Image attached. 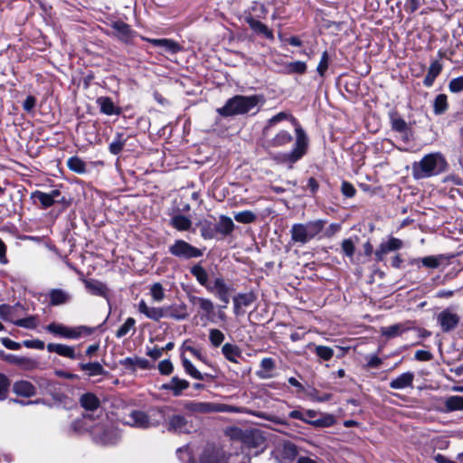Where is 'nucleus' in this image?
Returning a JSON list of instances; mask_svg holds the SVG:
<instances>
[{"instance_id": "680f3d73", "label": "nucleus", "mask_w": 463, "mask_h": 463, "mask_svg": "<svg viewBox=\"0 0 463 463\" xmlns=\"http://www.w3.org/2000/svg\"><path fill=\"white\" fill-rule=\"evenodd\" d=\"M342 250L347 256L352 258L355 251V247L351 239H345L342 241Z\"/></svg>"}, {"instance_id": "ea45409f", "label": "nucleus", "mask_w": 463, "mask_h": 463, "mask_svg": "<svg viewBox=\"0 0 463 463\" xmlns=\"http://www.w3.org/2000/svg\"><path fill=\"white\" fill-rule=\"evenodd\" d=\"M81 406L87 410L93 411L99 407V400L93 393H85L80 399Z\"/></svg>"}, {"instance_id": "603ef678", "label": "nucleus", "mask_w": 463, "mask_h": 463, "mask_svg": "<svg viewBox=\"0 0 463 463\" xmlns=\"http://www.w3.org/2000/svg\"><path fill=\"white\" fill-rule=\"evenodd\" d=\"M126 140L123 134H118L116 138L109 145V152L113 155H118L121 152L125 146Z\"/></svg>"}, {"instance_id": "6e6d98bb", "label": "nucleus", "mask_w": 463, "mask_h": 463, "mask_svg": "<svg viewBox=\"0 0 463 463\" xmlns=\"http://www.w3.org/2000/svg\"><path fill=\"white\" fill-rule=\"evenodd\" d=\"M315 353L324 361H329L334 356V350L325 345H317L315 347Z\"/></svg>"}, {"instance_id": "7c9ffc66", "label": "nucleus", "mask_w": 463, "mask_h": 463, "mask_svg": "<svg viewBox=\"0 0 463 463\" xmlns=\"http://www.w3.org/2000/svg\"><path fill=\"white\" fill-rule=\"evenodd\" d=\"M184 408L195 413H212L213 412V402H188Z\"/></svg>"}, {"instance_id": "09e8293b", "label": "nucleus", "mask_w": 463, "mask_h": 463, "mask_svg": "<svg viewBox=\"0 0 463 463\" xmlns=\"http://www.w3.org/2000/svg\"><path fill=\"white\" fill-rule=\"evenodd\" d=\"M442 256H427L420 260H413L411 261L412 264H416L418 262H421L423 266L430 269H437L440 264V260Z\"/></svg>"}, {"instance_id": "79ce46f5", "label": "nucleus", "mask_w": 463, "mask_h": 463, "mask_svg": "<svg viewBox=\"0 0 463 463\" xmlns=\"http://www.w3.org/2000/svg\"><path fill=\"white\" fill-rule=\"evenodd\" d=\"M80 367L82 371L86 372L89 376H98L105 373L104 368L98 362L80 364Z\"/></svg>"}, {"instance_id": "c756f323", "label": "nucleus", "mask_w": 463, "mask_h": 463, "mask_svg": "<svg viewBox=\"0 0 463 463\" xmlns=\"http://www.w3.org/2000/svg\"><path fill=\"white\" fill-rule=\"evenodd\" d=\"M255 300L253 293H240L233 298L234 313L239 314L240 309L245 307H249Z\"/></svg>"}, {"instance_id": "2f4dec72", "label": "nucleus", "mask_w": 463, "mask_h": 463, "mask_svg": "<svg viewBox=\"0 0 463 463\" xmlns=\"http://www.w3.org/2000/svg\"><path fill=\"white\" fill-rule=\"evenodd\" d=\"M215 228L216 234L220 233L222 236H228L233 232L235 225L232 218L226 215H221L219 217L218 223L215 225Z\"/></svg>"}, {"instance_id": "052dcab7", "label": "nucleus", "mask_w": 463, "mask_h": 463, "mask_svg": "<svg viewBox=\"0 0 463 463\" xmlns=\"http://www.w3.org/2000/svg\"><path fill=\"white\" fill-rule=\"evenodd\" d=\"M449 90L452 93H458L463 90V75L452 79L449 83Z\"/></svg>"}, {"instance_id": "a19ab883", "label": "nucleus", "mask_w": 463, "mask_h": 463, "mask_svg": "<svg viewBox=\"0 0 463 463\" xmlns=\"http://www.w3.org/2000/svg\"><path fill=\"white\" fill-rule=\"evenodd\" d=\"M67 166L72 172L82 175L87 172L86 163L78 156H71L67 160Z\"/></svg>"}, {"instance_id": "c85d7f7f", "label": "nucleus", "mask_w": 463, "mask_h": 463, "mask_svg": "<svg viewBox=\"0 0 463 463\" xmlns=\"http://www.w3.org/2000/svg\"><path fill=\"white\" fill-rule=\"evenodd\" d=\"M120 364L131 372H135L137 368L147 369L149 367V362L146 359L137 356L127 357L120 361Z\"/></svg>"}, {"instance_id": "5fc2aeb1", "label": "nucleus", "mask_w": 463, "mask_h": 463, "mask_svg": "<svg viewBox=\"0 0 463 463\" xmlns=\"http://www.w3.org/2000/svg\"><path fill=\"white\" fill-rule=\"evenodd\" d=\"M150 294L154 301L161 302L165 298V289L163 286L156 282L154 283L150 288Z\"/></svg>"}, {"instance_id": "423d86ee", "label": "nucleus", "mask_w": 463, "mask_h": 463, "mask_svg": "<svg viewBox=\"0 0 463 463\" xmlns=\"http://www.w3.org/2000/svg\"><path fill=\"white\" fill-rule=\"evenodd\" d=\"M45 330L55 336L74 340L79 339L82 335H91L93 332V329L87 326L70 327L57 322H52L47 325Z\"/></svg>"}, {"instance_id": "39448f33", "label": "nucleus", "mask_w": 463, "mask_h": 463, "mask_svg": "<svg viewBox=\"0 0 463 463\" xmlns=\"http://www.w3.org/2000/svg\"><path fill=\"white\" fill-rule=\"evenodd\" d=\"M324 226L325 222L322 220L311 221L307 223H295L290 229L291 241L302 245L306 244L319 234Z\"/></svg>"}, {"instance_id": "37998d69", "label": "nucleus", "mask_w": 463, "mask_h": 463, "mask_svg": "<svg viewBox=\"0 0 463 463\" xmlns=\"http://www.w3.org/2000/svg\"><path fill=\"white\" fill-rule=\"evenodd\" d=\"M261 370L257 373L260 379H268L270 377L269 372L275 368V362L270 357L263 358L260 362Z\"/></svg>"}, {"instance_id": "72a5a7b5", "label": "nucleus", "mask_w": 463, "mask_h": 463, "mask_svg": "<svg viewBox=\"0 0 463 463\" xmlns=\"http://www.w3.org/2000/svg\"><path fill=\"white\" fill-rule=\"evenodd\" d=\"M5 360L11 364L22 366L24 369H33L37 366V362L24 356H17L14 354H8L5 356Z\"/></svg>"}, {"instance_id": "9b49d317", "label": "nucleus", "mask_w": 463, "mask_h": 463, "mask_svg": "<svg viewBox=\"0 0 463 463\" xmlns=\"http://www.w3.org/2000/svg\"><path fill=\"white\" fill-rule=\"evenodd\" d=\"M209 292L214 294L223 304L228 305L230 302V293L232 287L226 284L222 277L214 279L213 283L210 284L206 288Z\"/></svg>"}, {"instance_id": "49530a36", "label": "nucleus", "mask_w": 463, "mask_h": 463, "mask_svg": "<svg viewBox=\"0 0 463 463\" xmlns=\"http://www.w3.org/2000/svg\"><path fill=\"white\" fill-rule=\"evenodd\" d=\"M111 27L116 32L117 35L123 40H127L131 33L130 27L124 22L117 21L111 24Z\"/></svg>"}, {"instance_id": "2eb2a0df", "label": "nucleus", "mask_w": 463, "mask_h": 463, "mask_svg": "<svg viewBox=\"0 0 463 463\" xmlns=\"http://www.w3.org/2000/svg\"><path fill=\"white\" fill-rule=\"evenodd\" d=\"M274 455L279 462L284 463L293 460L298 455V449L293 443L287 442L278 447L274 451Z\"/></svg>"}, {"instance_id": "bf43d9fd", "label": "nucleus", "mask_w": 463, "mask_h": 463, "mask_svg": "<svg viewBox=\"0 0 463 463\" xmlns=\"http://www.w3.org/2000/svg\"><path fill=\"white\" fill-rule=\"evenodd\" d=\"M447 96L444 94L438 95L434 100V112L436 114H441L447 109Z\"/></svg>"}, {"instance_id": "b1692460", "label": "nucleus", "mask_w": 463, "mask_h": 463, "mask_svg": "<svg viewBox=\"0 0 463 463\" xmlns=\"http://www.w3.org/2000/svg\"><path fill=\"white\" fill-rule=\"evenodd\" d=\"M413 380V373H403L390 382V387L394 390H402L408 387H412Z\"/></svg>"}, {"instance_id": "8fccbe9b", "label": "nucleus", "mask_w": 463, "mask_h": 463, "mask_svg": "<svg viewBox=\"0 0 463 463\" xmlns=\"http://www.w3.org/2000/svg\"><path fill=\"white\" fill-rule=\"evenodd\" d=\"M243 411H244V409L241 407L213 402V412L241 413Z\"/></svg>"}, {"instance_id": "6e6552de", "label": "nucleus", "mask_w": 463, "mask_h": 463, "mask_svg": "<svg viewBox=\"0 0 463 463\" xmlns=\"http://www.w3.org/2000/svg\"><path fill=\"white\" fill-rule=\"evenodd\" d=\"M169 252L179 259H194L203 256V250L191 245L184 240H176L170 247Z\"/></svg>"}, {"instance_id": "cd10ccee", "label": "nucleus", "mask_w": 463, "mask_h": 463, "mask_svg": "<svg viewBox=\"0 0 463 463\" xmlns=\"http://www.w3.org/2000/svg\"><path fill=\"white\" fill-rule=\"evenodd\" d=\"M97 104L103 114L111 116L119 115L121 113V109L116 107L112 99L109 97H99L97 99Z\"/></svg>"}, {"instance_id": "f704fd0d", "label": "nucleus", "mask_w": 463, "mask_h": 463, "mask_svg": "<svg viewBox=\"0 0 463 463\" xmlns=\"http://www.w3.org/2000/svg\"><path fill=\"white\" fill-rule=\"evenodd\" d=\"M441 71L442 64L438 61H432L429 67L428 73L423 80L424 85L426 87H431L435 79L441 72Z\"/></svg>"}, {"instance_id": "4c0bfd02", "label": "nucleus", "mask_w": 463, "mask_h": 463, "mask_svg": "<svg viewBox=\"0 0 463 463\" xmlns=\"http://www.w3.org/2000/svg\"><path fill=\"white\" fill-rule=\"evenodd\" d=\"M170 224L177 231L185 232L191 228L192 221L183 214H175L171 219Z\"/></svg>"}, {"instance_id": "13d9d810", "label": "nucleus", "mask_w": 463, "mask_h": 463, "mask_svg": "<svg viewBox=\"0 0 463 463\" xmlns=\"http://www.w3.org/2000/svg\"><path fill=\"white\" fill-rule=\"evenodd\" d=\"M136 321L133 317H128L125 323L116 332V336L121 338L125 336L130 330L134 329Z\"/></svg>"}, {"instance_id": "f3484780", "label": "nucleus", "mask_w": 463, "mask_h": 463, "mask_svg": "<svg viewBox=\"0 0 463 463\" xmlns=\"http://www.w3.org/2000/svg\"><path fill=\"white\" fill-rule=\"evenodd\" d=\"M245 22L249 24L251 30L256 33L264 35L269 40H273L274 35L270 29H269L264 24L253 17L252 14L245 15Z\"/></svg>"}, {"instance_id": "4d7b16f0", "label": "nucleus", "mask_w": 463, "mask_h": 463, "mask_svg": "<svg viewBox=\"0 0 463 463\" xmlns=\"http://www.w3.org/2000/svg\"><path fill=\"white\" fill-rule=\"evenodd\" d=\"M14 325L27 329H34L38 326V319L34 316H30L15 321Z\"/></svg>"}, {"instance_id": "393cba45", "label": "nucleus", "mask_w": 463, "mask_h": 463, "mask_svg": "<svg viewBox=\"0 0 463 463\" xmlns=\"http://www.w3.org/2000/svg\"><path fill=\"white\" fill-rule=\"evenodd\" d=\"M222 353L225 359L233 364H239V359L242 356L241 349L231 343H226L222 347Z\"/></svg>"}, {"instance_id": "1a4fd4ad", "label": "nucleus", "mask_w": 463, "mask_h": 463, "mask_svg": "<svg viewBox=\"0 0 463 463\" xmlns=\"http://www.w3.org/2000/svg\"><path fill=\"white\" fill-rule=\"evenodd\" d=\"M94 441L100 445H110L116 442L117 433L114 430L105 427L103 424H97L90 429Z\"/></svg>"}, {"instance_id": "69168bd1", "label": "nucleus", "mask_w": 463, "mask_h": 463, "mask_svg": "<svg viewBox=\"0 0 463 463\" xmlns=\"http://www.w3.org/2000/svg\"><path fill=\"white\" fill-rule=\"evenodd\" d=\"M23 345L27 348L43 350L44 349L45 344L40 339L24 340Z\"/></svg>"}, {"instance_id": "3c124183", "label": "nucleus", "mask_w": 463, "mask_h": 463, "mask_svg": "<svg viewBox=\"0 0 463 463\" xmlns=\"http://www.w3.org/2000/svg\"><path fill=\"white\" fill-rule=\"evenodd\" d=\"M287 73L303 74L307 71V64L304 61H297L288 63L285 66Z\"/></svg>"}, {"instance_id": "338daca9", "label": "nucleus", "mask_w": 463, "mask_h": 463, "mask_svg": "<svg viewBox=\"0 0 463 463\" xmlns=\"http://www.w3.org/2000/svg\"><path fill=\"white\" fill-rule=\"evenodd\" d=\"M392 127L394 130L403 133L407 130V123L401 118H395L392 120Z\"/></svg>"}, {"instance_id": "412c9836", "label": "nucleus", "mask_w": 463, "mask_h": 463, "mask_svg": "<svg viewBox=\"0 0 463 463\" xmlns=\"http://www.w3.org/2000/svg\"><path fill=\"white\" fill-rule=\"evenodd\" d=\"M189 382L180 379L177 376L173 377L169 383L162 385L161 389L171 391L174 396H180L182 392L189 387Z\"/></svg>"}, {"instance_id": "aec40b11", "label": "nucleus", "mask_w": 463, "mask_h": 463, "mask_svg": "<svg viewBox=\"0 0 463 463\" xmlns=\"http://www.w3.org/2000/svg\"><path fill=\"white\" fill-rule=\"evenodd\" d=\"M47 350L50 353H56L57 354L67 357L70 359H76L79 358L80 355L76 354L75 349L73 346H70L63 344H55L51 343L47 345Z\"/></svg>"}, {"instance_id": "f03ea898", "label": "nucleus", "mask_w": 463, "mask_h": 463, "mask_svg": "<svg viewBox=\"0 0 463 463\" xmlns=\"http://www.w3.org/2000/svg\"><path fill=\"white\" fill-rule=\"evenodd\" d=\"M447 166V161L441 153H430L412 165V175L415 179L428 178L445 172Z\"/></svg>"}, {"instance_id": "58836bf2", "label": "nucleus", "mask_w": 463, "mask_h": 463, "mask_svg": "<svg viewBox=\"0 0 463 463\" xmlns=\"http://www.w3.org/2000/svg\"><path fill=\"white\" fill-rule=\"evenodd\" d=\"M406 330H408V327L405 326V325L395 324L389 326L382 327L380 332L382 335L387 338H392L401 335Z\"/></svg>"}, {"instance_id": "dca6fc26", "label": "nucleus", "mask_w": 463, "mask_h": 463, "mask_svg": "<svg viewBox=\"0 0 463 463\" xmlns=\"http://www.w3.org/2000/svg\"><path fill=\"white\" fill-rule=\"evenodd\" d=\"M83 283L90 294L104 298H109V288L105 283L93 279H84Z\"/></svg>"}, {"instance_id": "a878e982", "label": "nucleus", "mask_w": 463, "mask_h": 463, "mask_svg": "<svg viewBox=\"0 0 463 463\" xmlns=\"http://www.w3.org/2000/svg\"><path fill=\"white\" fill-rule=\"evenodd\" d=\"M13 391L15 394L24 397H31L36 394V388L28 381H18L14 383Z\"/></svg>"}, {"instance_id": "0eeeda50", "label": "nucleus", "mask_w": 463, "mask_h": 463, "mask_svg": "<svg viewBox=\"0 0 463 463\" xmlns=\"http://www.w3.org/2000/svg\"><path fill=\"white\" fill-rule=\"evenodd\" d=\"M165 427L174 433H191L194 430L193 421L181 413L165 415Z\"/></svg>"}, {"instance_id": "4be33fe9", "label": "nucleus", "mask_w": 463, "mask_h": 463, "mask_svg": "<svg viewBox=\"0 0 463 463\" xmlns=\"http://www.w3.org/2000/svg\"><path fill=\"white\" fill-rule=\"evenodd\" d=\"M138 311L141 314H144L147 318L159 321L161 318L165 317V310L164 307H148L145 300H141L138 303Z\"/></svg>"}, {"instance_id": "6ab92c4d", "label": "nucleus", "mask_w": 463, "mask_h": 463, "mask_svg": "<svg viewBox=\"0 0 463 463\" xmlns=\"http://www.w3.org/2000/svg\"><path fill=\"white\" fill-rule=\"evenodd\" d=\"M293 140V137L289 131L282 129L279 130L273 137L267 141L268 147H282L290 144Z\"/></svg>"}, {"instance_id": "c03bdc74", "label": "nucleus", "mask_w": 463, "mask_h": 463, "mask_svg": "<svg viewBox=\"0 0 463 463\" xmlns=\"http://www.w3.org/2000/svg\"><path fill=\"white\" fill-rule=\"evenodd\" d=\"M182 364L184 366V369L187 374H189L191 377L196 380H204L205 376L207 374L202 373L200 371H198L195 366L192 364L190 360H188L185 357L182 358Z\"/></svg>"}, {"instance_id": "de8ad7c7", "label": "nucleus", "mask_w": 463, "mask_h": 463, "mask_svg": "<svg viewBox=\"0 0 463 463\" xmlns=\"http://www.w3.org/2000/svg\"><path fill=\"white\" fill-rule=\"evenodd\" d=\"M234 219L238 222L249 224L254 222L257 220V215L253 212L246 210L236 213L234 214Z\"/></svg>"}, {"instance_id": "5701e85b", "label": "nucleus", "mask_w": 463, "mask_h": 463, "mask_svg": "<svg viewBox=\"0 0 463 463\" xmlns=\"http://www.w3.org/2000/svg\"><path fill=\"white\" fill-rule=\"evenodd\" d=\"M154 46L161 47L165 52L175 54L182 50L181 45L171 39H147Z\"/></svg>"}, {"instance_id": "9d476101", "label": "nucleus", "mask_w": 463, "mask_h": 463, "mask_svg": "<svg viewBox=\"0 0 463 463\" xmlns=\"http://www.w3.org/2000/svg\"><path fill=\"white\" fill-rule=\"evenodd\" d=\"M437 321L443 332H449L458 326L460 317L452 308H446L438 315Z\"/></svg>"}, {"instance_id": "473e14b6", "label": "nucleus", "mask_w": 463, "mask_h": 463, "mask_svg": "<svg viewBox=\"0 0 463 463\" xmlns=\"http://www.w3.org/2000/svg\"><path fill=\"white\" fill-rule=\"evenodd\" d=\"M191 274L196 279L197 282L203 286L205 288H208L210 283L208 282L209 275L206 269L201 264H195L190 269Z\"/></svg>"}, {"instance_id": "bb28decb", "label": "nucleus", "mask_w": 463, "mask_h": 463, "mask_svg": "<svg viewBox=\"0 0 463 463\" xmlns=\"http://www.w3.org/2000/svg\"><path fill=\"white\" fill-rule=\"evenodd\" d=\"M50 303L52 306H60L68 303L71 296V294L61 288H53L50 290L49 294Z\"/></svg>"}, {"instance_id": "7ed1b4c3", "label": "nucleus", "mask_w": 463, "mask_h": 463, "mask_svg": "<svg viewBox=\"0 0 463 463\" xmlns=\"http://www.w3.org/2000/svg\"><path fill=\"white\" fill-rule=\"evenodd\" d=\"M169 407H158L151 409L148 412L143 411H132L126 419V423L131 427L139 429H149L156 427L160 424L157 418H165L166 411H170Z\"/></svg>"}, {"instance_id": "864d4df0", "label": "nucleus", "mask_w": 463, "mask_h": 463, "mask_svg": "<svg viewBox=\"0 0 463 463\" xmlns=\"http://www.w3.org/2000/svg\"><path fill=\"white\" fill-rule=\"evenodd\" d=\"M224 334L216 328H213L209 331V340L213 346L218 347L224 341Z\"/></svg>"}, {"instance_id": "f8f14e48", "label": "nucleus", "mask_w": 463, "mask_h": 463, "mask_svg": "<svg viewBox=\"0 0 463 463\" xmlns=\"http://www.w3.org/2000/svg\"><path fill=\"white\" fill-rule=\"evenodd\" d=\"M200 463H228L226 455L222 449L209 446L204 449Z\"/></svg>"}, {"instance_id": "e2e57ef3", "label": "nucleus", "mask_w": 463, "mask_h": 463, "mask_svg": "<svg viewBox=\"0 0 463 463\" xmlns=\"http://www.w3.org/2000/svg\"><path fill=\"white\" fill-rule=\"evenodd\" d=\"M9 385L8 378L5 374L0 373V401L6 397Z\"/></svg>"}, {"instance_id": "ddd939ff", "label": "nucleus", "mask_w": 463, "mask_h": 463, "mask_svg": "<svg viewBox=\"0 0 463 463\" xmlns=\"http://www.w3.org/2000/svg\"><path fill=\"white\" fill-rule=\"evenodd\" d=\"M403 242L402 240L394 237L389 238L387 241H383L375 250V259L377 261H383L384 256L391 251L402 249Z\"/></svg>"}, {"instance_id": "c9c22d12", "label": "nucleus", "mask_w": 463, "mask_h": 463, "mask_svg": "<svg viewBox=\"0 0 463 463\" xmlns=\"http://www.w3.org/2000/svg\"><path fill=\"white\" fill-rule=\"evenodd\" d=\"M197 226L200 228L201 236L204 240L213 239L216 235L215 225L209 220H201L197 222Z\"/></svg>"}, {"instance_id": "20e7f679", "label": "nucleus", "mask_w": 463, "mask_h": 463, "mask_svg": "<svg viewBox=\"0 0 463 463\" xmlns=\"http://www.w3.org/2000/svg\"><path fill=\"white\" fill-rule=\"evenodd\" d=\"M260 101L258 96L237 95L229 99L225 105L217 109V112L222 117H231L239 114H245L254 109Z\"/></svg>"}, {"instance_id": "a211bd4d", "label": "nucleus", "mask_w": 463, "mask_h": 463, "mask_svg": "<svg viewBox=\"0 0 463 463\" xmlns=\"http://www.w3.org/2000/svg\"><path fill=\"white\" fill-rule=\"evenodd\" d=\"M165 317H170L175 320H184L188 317L187 307L185 304H173L164 307Z\"/></svg>"}, {"instance_id": "f257e3e1", "label": "nucleus", "mask_w": 463, "mask_h": 463, "mask_svg": "<svg viewBox=\"0 0 463 463\" xmlns=\"http://www.w3.org/2000/svg\"><path fill=\"white\" fill-rule=\"evenodd\" d=\"M283 120H289L295 126L296 142L293 149L284 154V161L295 163L299 160L307 152V137L305 130L298 123L297 119L289 113L281 111L272 118H270L262 129L264 136H268L269 131L279 122Z\"/></svg>"}, {"instance_id": "4468645a", "label": "nucleus", "mask_w": 463, "mask_h": 463, "mask_svg": "<svg viewBox=\"0 0 463 463\" xmlns=\"http://www.w3.org/2000/svg\"><path fill=\"white\" fill-rule=\"evenodd\" d=\"M60 196L61 192L57 189L52 190L50 193H43L37 190L31 194V198L34 201H38L44 209L51 207L56 202H59Z\"/></svg>"}, {"instance_id": "e433bc0d", "label": "nucleus", "mask_w": 463, "mask_h": 463, "mask_svg": "<svg viewBox=\"0 0 463 463\" xmlns=\"http://www.w3.org/2000/svg\"><path fill=\"white\" fill-rule=\"evenodd\" d=\"M444 411L451 412L455 411L463 410V397L458 395H452L445 399L444 401Z\"/></svg>"}, {"instance_id": "a18cd8bd", "label": "nucleus", "mask_w": 463, "mask_h": 463, "mask_svg": "<svg viewBox=\"0 0 463 463\" xmlns=\"http://www.w3.org/2000/svg\"><path fill=\"white\" fill-rule=\"evenodd\" d=\"M191 301L194 304H197L199 307L207 315L210 316L213 314L214 309L213 302L209 298H200V297H193Z\"/></svg>"}, {"instance_id": "0e129e2a", "label": "nucleus", "mask_w": 463, "mask_h": 463, "mask_svg": "<svg viewBox=\"0 0 463 463\" xmlns=\"http://www.w3.org/2000/svg\"><path fill=\"white\" fill-rule=\"evenodd\" d=\"M328 60H329V57H328L327 52H324L322 53L320 61H319V63L317 65V72L319 73L320 76H324L326 71L327 70V68H328Z\"/></svg>"}, {"instance_id": "774afa93", "label": "nucleus", "mask_w": 463, "mask_h": 463, "mask_svg": "<svg viewBox=\"0 0 463 463\" xmlns=\"http://www.w3.org/2000/svg\"><path fill=\"white\" fill-rule=\"evenodd\" d=\"M250 10L252 12H256L257 13V17L258 18H264L267 14V9L266 7L264 6V5L260 4V3H258V2H254L250 7Z\"/></svg>"}]
</instances>
